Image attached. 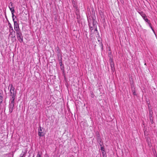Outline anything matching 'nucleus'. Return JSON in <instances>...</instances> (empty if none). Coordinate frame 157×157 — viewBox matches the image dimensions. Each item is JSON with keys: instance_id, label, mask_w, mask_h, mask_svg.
I'll use <instances>...</instances> for the list:
<instances>
[{"instance_id": "nucleus-5", "label": "nucleus", "mask_w": 157, "mask_h": 157, "mask_svg": "<svg viewBox=\"0 0 157 157\" xmlns=\"http://www.w3.org/2000/svg\"><path fill=\"white\" fill-rule=\"evenodd\" d=\"M43 129V128L40 126V128L38 129V135L40 136H43L45 135L44 133L42 132Z\"/></svg>"}, {"instance_id": "nucleus-1", "label": "nucleus", "mask_w": 157, "mask_h": 157, "mask_svg": "<svg viewBox=\"0 0 157 157\" xmlns=\"http://www.w3.org/2000/svg\"><path fill=\"white\" fill-rule=\"evenodd\" d=\"M15 88L13 87L12 85L11 86V89L10 92L11 94V96H12V98L11 100H14L15 97L16 95V94L14 91Z\"/></svg>"}, {"instance_id": "nucleus-15", "label": "nucleus", "mask_w": 157, "mask_h": 157, "mask_svg": "<svg viewBox=\"0 0 157 157\" xmlns=\"http://www.w3.org/2000/svg\"><path fill=\"white\" fill-rule=\"evenodd\" d=\"M101 150L102 151H104V148L103 147H101Z\"/></svg>"}, {"instance_id": "nucleus-14", "label": "nucleus", "mask_w": 157, "mask_h": 157, "mask_svg": "<svg viewBox=\"0 0 157 157\" xmlns=\"http://www.w3.org/2000/svg\"><path fill=\"white\" fill-rule=\"evenodd\" d=\"M19 157H25V154L24 153L23 154H21L20 155V156Z\"/></svg>"}, {"instance_id": "nucleus-8", "label": "nucleus", "mask_w": 157, "mask_h": 157, "mask_svg": "<svg viewBox=\"0 0 157 157\" xmlns=\"http://www.w3.org/2000/svg\"><path fill=\"white\" fill-rule=\"evenodd\" d=\"M17 38L20 42L21 43L23 41V39L22 36L17 37Z\"/></svg>"}, {"instance_id": "nucleus-20", "label": "nucleus", "mask_w": 157, "mask_h": 157, "mask_svg": "<svg viewBox=\"0 0 157 157\" xmlns=\"http://www.w3.org/2000/svg\"><path fill=\"white\" fill-rule=\"evenodd\" d=\"M12 152V157H13V154H14V152Z\"/></svg>"}, {"instance_id": "nucleus-3", "label": "nucleus", "mask_w": 157, "mask_h": 157, "mask_svg": "<svg viewBox=\"0 0 157 157\" xmlns=\"http://www.w3.org/2000/svg\"><path fill=\"white\" fill-rule=\"evenodd\" d=\"M143 14V15H142V17L143 18L145 21H146V22H147V23L149 24V26L152 29V30L154 32V30L153 29L152 27L151 26V24L150 23L149 21H148V19L146 17L145 15H144V14Z\"/></svg>"}, {"instance_id": "nucleus-4", "label": "nucleus", "mask_w": 157, "mask_h": 157, "mask_svg": "<svg viewBox=\"0 0 157 157\" xmlns=\"http://www.w3.org/2000/svg\"><path fill=\"white\" fill-rule=\"evenodd\" d=\"M14 28L16 32L20 31L19 28V26L17 21H14Z\"/></svg>"}, {"instance_id": "nucleus-10", "label": "nucleus", "mask_w": 157, "mask_h": 157, "mask_svg": "<svg viewBox=\"0 0 157 157\" xmlns=\"http://www.w3.org/2000/svg\"><path fill=\"white\" fill-rule=\"evenodd\" d=\"M2 94L0 91V104L3 101Z\"/></svg>"}, {"instance_id": "nucleus-6", "label": "nucleus", "mask_w": 157, "mask_h": 157, "mask_svg": "<svg viewBox=\"0 0 157 157\" xmlns=\"http://www.w3.org/2000/svg\"><path fill=\"white\" fill-rule=\"evenodd\" d=\"M9 36H11V37L13 38L15 36V32L13 30V29H9Z\"/></svg>"}, {"instance_id": "nucleus-7", "label": "nucleus", "mask_w": 157, "mask_h": 157, "mask_svg": "<svg viewBox=\"0 0 157 157\" xmlns=\"http://www.w3.org/2000/svg\"><path fill=\"white\" fill-rule=\"evenodd\" d=\"M110 65L112 68H113L114 67V64L113 62V60L112 59H109Z\"/></svg>"}, {"instance_id": "nucleus-11", "label": "nucleus", "mask_w": 157, "mask_h": 157, "mask_svg": "<svg viewBox=\"0 0 157 157\" xmlns=\"http://www.w3.org/2000/svg\"><path fill=\"white\" fill-rule=\"evenodd\" d=\"M9 8H11V7H14L13 6V4L12 2H10L9 4Z\"/></svg>"}, {"instance_id": "nucleus-9", "label": "nucleus", "mask_w": 157, "mask_h": 157, "mask_svg": "<svg viewBox=\"0 0 157 157\" xmlns=\"http://www.w3.org/2000/svg\"><path fill=\"white\" fill-rule=\"evenodd\" d=\"M16 34H17V37L22 36V33H21V32H20V31L17 32Z\"/></svg>"}, {"instance_id": "nucleus-18", "label": "nucleus", "mask_w": 157, "mask_h": 157, "mask_svg": "<svg viewBox=\"0 0 157 157\" xmlns=\"http://www.w3.org/2000/svg\"><path fill=\"white\" fill-rule=\"evenodd\" d=\"M133 94L134 95H136V92L135 91H133Z\"/></svg>"}, {"instance_id": "nucleus-19", "label": "nucleus", "mask_w": 157, "mask_h": 157, "mask_svg": "<svg viewBox=\"0 0 157 157\" xmlns=\"http://www.w3.org/2000/svg\"><path fill=\"white\" fill-rule=\"evenodd\" d=\"M13 18V22H14V21H14V17L13 18Z\"/></svg>"}, {"instance_id": "nucleus-17", "label": "nucleus", "mask_w": 157, "mask_h": 157, "mask_svg": "<svg viewBox=\"0 0 157 157\" xmlns=\"http://www.w3.org/2000/svg\"><path fill=\"white\" fill-rule=\"evenodd\" d=\"M14 13H11L12 15V17L13 18L14 17Z\"/></svg>"}, {"instance_id": "nucleus-12", "label": "nucleus", "mask_w": 157, "mask_h": 157, "mask_svg": "<svg viewBox=\"0 0 157 157\" xmlns=\"http://www.w3.org/2000/svg\"><path fill=\"white\" fill-rule=\"evenodd\" d=\"M14 7H11V8H9L10 11H11V13L14 12Z\"/></svg>"}, {"instance_id": "nucleus-2", "label": "nucleus", "mask_w": 157, "mask_h": 157, "mask_svg": "<svg viewBox=\"0 0 157 157\" xmlns=\"http://www.w3.org/2000/svg\"><path fill=\"white\" fill-rule=\"evenodd\" d=\"M14 100H11V102L10 103L9 106V112L10 113H11L13 110V107L14 105Z\"/></svg>"}, {"instance_id": "nucleus-13", "label": "nucleus", "mask_w": 157, "mask_h": 157, "mask_svg": "<svg viewBox=\"0 0 157 157\" xmlns=\"http://www.w3.org/2000/svg\"><path fill=\"white\" fill-rule=\"evenodd\" d=\"M36 157H41V155L39 153V152L38 153Z\"/></svg>"}, {"instance_id": "nucleus-16", "label": "nucleus", "mask_w": 157, "mask_h": 157, "mask_svg": "<svg viewBox=\"0 0 157 157\" xmlns=\"http://www.w3.org/2000/svg\"><path fill=\"white\" fill-rule=\"evenodd\" d=\"M9 27L10 29H13V27L11 25H10Z\"/></svg>"}]
</instances>
